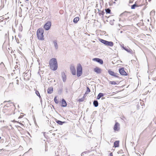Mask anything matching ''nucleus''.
<instances>
[{"label": "nucleus", "mask_w": 156, "mask_h": 156, "mask_svg": "<svg viewBox=\"0 0 156 156\" xmlns=\"http://www.w3.org/2000/svg\"><path fill=\"white\" fill-rule=\"evenodd\" d=\"M90 92V90L88 87H87V91L85 94H88Z\"/></svg>", "instance_id": "nucleus-27"}, {"label": "nucleus", "mask_w": 156, "mask_h": 156, "mask_svg": "<svg viewBox=\"0 0 156 156\" xmlns=\"http://www.w3.org/2000/svg\"><path fill=\"white\" fill-rule=\"evenodd\" d=\"M84 155V154H82V155Z\"/></svg>", "instance_id": "nucleus-44"}, {"label": "nucleus", "mask_w": 156, "mask_h": 156, "mask_svg": "<svg viewBox=\"0 0 156 156\" xmlns=\"http://www.w3.org/2000/svg\"><path fill=\"white\" fill-rule=\"evenodd\" d=\"M84 97L79 99V101L80 102H81L84 101Z\"/></svg>", "instance_id": "nucleus-33"}, {"label": "nucleus", "mask_w": 156, "mask_h": 156, "mask_svg": "<svg viewBox=\"0 0 156 156\" xmlns=\"http://www.w3.org/2000/svg\"><path fill=\"white\" fill-rule=\"evenodd\" d=\"M44 30L42 28H40L38 29L37 32V35L38 39L41 40H44Z\"/></svg>", "instance_id": "nucleus-2"}, {"label": "nucleus", "mask_w": 156, "mask_h": 156, "mask_svg": "<svg viewBox=\"0 0 156 156\" xmlns=\"http://www.w3.org/2000/svg\"><path fill=\"white\" fill-rule=\"evenodd\" d=\"M49 65L50 69L54 71L56 70L58 68V64L56 59L53 58L50 59L49 61Z\"/></svg>", "instance_id": "nucleus-1"}, {"label": "nucleus", "mask_w": 156, "mask_h": 156, "mask_svg": "<svg viewBox=\"0 0 156 156\" xmlns=\"http://www.w3.org/2000/svg\"><path fill=\"white\" fill-rule=\"evenodd\" d=\"M62 78L64 82H66V76L64 73H62Z\"/></svg>", "instance_id": "nucleus-13"}, {"label": "nucleus", "mask_w": 156, "mask_h": 156, "mask_svg": "<svg viewBox=\"0 0 156 156\" xmlns=\"http://www.w3.org/2000/svg\"><path fill=\"white\" fill-rule=\"evenodd\" d=\"M119 124L118 122L115 123L114 127V129L115 131H118L119 130Z\"/></svg>", "instance_id": "nucleus-11"}, {"label": "nucleus", "mask_w": 156, "mask_h": 156, "mask_svg": "<svg viewBox=\"0 0 156 156\" xmlns=\"http://www.w3.org/2000/svg\"><path fill=\"white\" fill-rule=\"evenodd\" d=\"M56 122L59 125H62L63 123H65V122H62L60 120L56 119Z\"/></svg>", "instance_id": "nucleus-18"}, {"label": "nucleus", "mask_w": 156, "mask_h": 156, "mask_svg": "<svg viewBox=\"0 0 156 156\" xmlns=\"http://www.w3.org/2000/svg\"><path fill=\"white\" fill-rule=\"evenodd\" d=\"M89 152V151H84L83 152H82L81 154V156H82V154H86L87 153H88Z\"/></svg>", "instance_id": "nucleus-32"}, {"label": "nucleus", "mask_w": 156, "mask_h": 156, "mask_svg": "<svg viewBox=\"0 0 156 156\" xmlns=\"http://www.w3.org/2000/svg\"><path fill=\"white\" fill-rule=\"evenodd\" d=\"M17 67H18V66H15V69H16V68H17Z\"/></svg>", "instance_id": "nucleus-40"}, {"label": "nucleus", "mask_w": 156, "mask_h": 156, "mask_svg": "<svg viewBox=\"0 0 156 156\" xmlns=\"http://www.w3.org/2000/svg\"><path fill=\"white\" fill-rule=\"evenodd\" d=\"M155 78H156V77H155Z\"/></svg>", "instance_id": "nucleus-46"}, {"label": "nucleus", "mask_w": 156, "mask_h": 156, "mask_svg": "<svg viewBox=\"0 0 156 156\" xmlns=\"http://www.w3.org/2000/svg\"><path fill=\"white\" fill-rule=\"evenodd\" d=\"M12 121V122H16V121H15L14 120H13V121Z\"/></svg>", "instance_id": "nucleus-41"}, {"label": "nucleus", "mask_w": 156, "mask_h": 156, "mask_svg": "<svg viewBox=\"0 0 156 156\" xmlns=\"http://www.w3.org/2000/svg\"><path fill=\"white\" fill-rule=\"evenodd\" d=\"M40 99H41V102H42V99H41V98H40Z\"/></svg>", "instance_id": "nucleus-39"}, {"label": "nucleus", "mask_w": 156, "mask_h": 156, "mask_svg": "<svg viewBox=\"0 0 156 156\" xmlns=\"http://www.w3.org/2000/svg\"><path fill=\"white\" fill-rule=\"evenodd\" d=\"M122 31H121L120 32V33H122Z\"/></svg>", "instance_id": "nucleus-42"}, {"label": "nucleus", "mask_w": 156, "mask_h": 156, "mask_svg": "<svg viewBox=\"0 0 156 156\" xmlns=\"http://www.w3.org/2000/svg\"><path fill=\"white\" fill-rule=\"evenodd\" d=\"M14 89L13 83H10L8 88V90H12Z\"/></svg>", "instance_id": "nucleus-10"}, {"label": "nucleus", "mask_w": 156, "mask_h": 156, "mask_svg": "<svg viewBox=\"0 0 156 156\" xmlns=\"http://www.w3.org/2000/svg\"><path fill=\"white\" fill-rule=\"evenodd\" d=\"M123 46H122V47L123 48H126L125 47H124V46H123Z\"/></svg>", "instance_id": "nucleus-38"}, {"label": "nucleus", "mask_w": 156, "mask_h": 156, "mask_svg": "<svg viewBox=\"0 0 156 156\" xmlns=\"http://www.w3.org/2000/svg\"><path fill=\"white\" fill-rule=\"evenodd\" d=\"M92 60L93 61H96L99 63L100 64H102L103 63V61L102 59L98 58H95L93 59Z\"/></svg>", "instance_id": "nucleus-8"}, {"label": "nucleus", "mask_w": 156, "mask_h": 156, "mask_svg": "<svg viewBox=\"0 0 156 156\" xmlns=\"http://www.w3.org/2000/svg\"><path fill=\"white\" fill-rule=\"evenodd\" d=\"M94 71L96 72L97 73L99 74L101 73V69L100 68L96 67L94 69Z\"/></svg>", "instance_id": "nucleus-12"}, {"label": "nucleus", "mask_w": 156, "mask_h": 156, "mask_svg": "<svg viewBox=\"0 0 156 156\" xmlns=\"http://www.w3.org/2000/svg\"><path fill=\"white\" fill-rule=\"evenodd\" d=\"M104 96V94L102 93H99L97 97V99H99L101 97Z\"/></svg>", "instance_id": "nucleus-22"}, {"label": "nucleus", "mask_w": 156, "mask_h": 156, "mask_svg": "<svg viewBox=\"0 0 156 156\" xmlns=\"http://www.w3.org/2000/svg\"><path fill=\"white\" fill-rule=\"evenodd\" d=\"M62 92V90H59V91H58V93L60 92V93Z\"/></svg>", "instance_id": "nucleus-37"}, {"label": "nucleus", "mask_w": 156, "mask_h": 156, "mask_svg": "<svg viewBox=\"0 0 156 156\" xmlns=\"http://www.w3.org/2000/svg\"><path fill=\"white\" fill-rule=\"evenodd\" d=\"M1 137H0V140L1 139Z\"/></svg>", "instance_id": "nucleus-43"}, {"label": "nucleus", "mask_w": 156, "mask_h": 156, "mask_svg": "<svg viewBox=\"0 0 156 156\" xmlns=\"http://www.w3.org/2000/svg\"><path fill=\"white\" fill-rule=\"evenodd\" d=\"M105 11L107 13H110L111 12V10L109 9H105Z\"/></svg>", "instance_id": "nucleus-29"}, {"label": "nucleus", "mask_w": 156, "mask_h": 156, "mask_svg": "<svg viewBox=\"0 0 156 156\" xmlns=\"http://www.w3.org/2000/svg\"><path fill=\"white\" fill-rule=\"evenodd\" d=\"M71 72L73 75H75L76 74V70L73 65H71L70 67Z\"/></svg>", "instance_id": "nucleus-9"}, {"label": "nucleus", "mask_w": 156, "mask_h": 156, "mask_svg": "<svg viewBox=\"0 0 156 156\" xmlns=\"http://www.w3.org/2000/svg\"><path fill=\"white\" fill-rule=\"evenodd\" d=\"M119 141H116L114 142V145L115 147H118L119 146Z\"/></svg>", "instance_id": "nucleus-20"}, {"label": "nucleus", "mask_w": 156, "mask_h": 156, "mask_svg": "<svg viewBox=\"0 0 156 156\" xmlns=\"http://www.w3.org/2000/svg\"><path fill=\"white\" fill-rule=\"evenodd\" d=\"M55 48L56 49H57L58 47V46L57 43V41L56 40H54L53 41Z\"/></svg>", "instance_id": "nucleus-19"}, {"label": "nucleus", "mask_w": 156, "mask_h": 156, "mask_svg": "<svg viewBox=\"0 0 156 156\" xmlns=\"http://www.w3.org/2000/svg\"><path fill=\"white\" fill-rule=\"evenodd\" d=\"M99 40L101 43L106 46L110 47H112L113 46V43L112 41H108L101 39H100Z\"/></svg>", "instance_id": "nucleus-3"}, {"label": "nucleus", "mask_w": 156, "mask_h": 156, "mask_svg": "<svg viewBox=\"0 0 156 156\" xmlns=\"http://www.w3.org/2000/svg\"><path fill=\"white\" fill-rule=\"evenodd\" d=\"M22 117H23V116H22V115H20V116L18 118H19V119H20V118H22Z\"/></svg>", "instance_id": "nucleus-36"}, {"label": "nucleus", "mask_w": 156, "mask_h": 156, "mask_svg": "<svg viewBox=\"0 0 156 156\" xmlns=\"http://www.w3.org/2000/svg\"><path fill=\"white\" fill-rule=\"evenodd\" d=\"M51 25V23L50 21H48L44 25V28L46 30H48L49 29Z\"/></svg>", "instance_id": "nucleus-5"}, {"label": "nucleus", "mask_w": 156, "mask_h": 156, "mask_svg": "<svg viewBox=\"0 0 156 156\" xmlns=\"http://www.w3.org/2000/svg\"><path fill=\"white\" fill-rule=\"evenodd\" d=\"M21 125H22L21 123H20Z\"/></svg>", "instance_id": "nucleus-45"}, {"label": "nucleus", "mask_w": 156, "mask_h": 156, "mask_svg": "<svg viewBox=\"0 0 156 156\" xmlns=\"http://www.w3.org/2000/svg\"><path fill=\"white\" fill-rule=\"evenodd\" d=\"M108 72L109 74L110 75L116 77H119V76L118 75H119V74H118L114 73L113 71H112L111 69H109L108 71Z\"/></svg>", "instance_id": "nucleus-7"}, {"label": "nucleus", "mask_w": 156, "mask_h": 156, "mask_svg": "<svg viewBox=\"0 0 156 156\" xmlns=\"http://www.w3.org/2000/svg\"><path fill=\"white\" fill-rule=\"evenodd\" d=\"M82 74V67L80 64H79L77 67V75L78 77L81 76Z\"/></svg>", "instance_id": "nucleus-4"}, {"label": "nucleus", "mask_w": 156, "mask_h": 156, "mask_svg": "<svg viewBox=\"0 0 156 156\" xmlns=\"http://www.w3.org/2000/svg\"><path fill=\"white\" fill-rule=\"evenodd\" d=\"M54 100V101H55V102L57 104L58 103V100L57 99L56 97L55 98Z\"/></svg>", "instance_id": "nucleus-30"}, {"label": "nucleus", "mask_w": 156, "mask_h": 156, "mask_svg": "<svg viewBox=\"0 0 156 156\" xmlns=\"http://www.w3.org/2000/svg\"><path fill=\"white\" fill-rule=\"evenodd\" d=\"M111 84L113 85H115L116 84V83L115 81H111L110 82Z\"/></svg>", "instance_id": "nucleus-31"}, {"label": "nucleus", "mask_w": 156, "mask_h": 156, "mask_svg": "<svg viewBox=\"0 0 156 156\" xmlns=\"http://www.w3.org/2000/svg\"><path fill=\"white\" fill-rule=\"evenodd\" d=\"M138 6L137 5L136 3L133 4V5H132L131 6V9H135V7H137Z\"/></svg>", "instance_id": "nucleus-25"}, {"label": "nucleus", "mask_w": 156, "mask_h": 156, "mask_svg": "<svg viewBox=\"0 0 156 156\" xmlns=\"http://www.w3.org/2000/svg\"><path fill=\"white\" fill-rule=\"evenodd\" d=\"M93 105L95 107H97L98 105V102L97 100H94L93 101Z\"/></svg>", "instance_id": "nucleus-21"}, {"label": "nucleus", "mask_w": 156, "mask_h": 156, "mask_svg": "<svg viewBox=\"0 0 156 156\" xmlns=\"http://www.w3.org/2000/svg\"><path fill=\"white\" fill-rule=\"evenodd\" d=\"M7 101H5L4 102H3V103H5V102H7ZM8 102V103L5 106H4V107H3V108H4V109H6V107H9V105H10V103H11L10 102V101H7Z\"/></svg>", "instance_id": "nucleus-16"}, {"label": "nucleus", "mask_w": 156, "mask_h": 156, "mask_svg": "<svg viewBox=\"0 0 156 156\" xmlns=\"http://www.w3.org/2000/svg\"><path fill=\"white\" fill-rule=\"evenodd\" d=\"M53 91V88L52 87H50L48 88L47 90L48 94H51L52 93Z\"/></svg>", "instance_id": "nucleus-17"}, {"label": "nucleus", "mask_w": 156, "mask_h": 156, "mask_svg": "<svg viewBox=\"0 0 156 156\" xmlns=\"http://www.w3.org/2000/svg\"><path fill=\"white\" fill-rule=\"evenodd\" d=\"M110 156H113L112 153H111L110 154Z\"/></svg>", "instance_id": "nucleus-35"}, {"label": "nucleus", "mask_w": 156, "mask_h": 156, "mask_svg": "<svg viewBox=\"0 0 156 156\" xmlns=\"http://www.w3.org/2000/svg\"><path fill=\"white\" fill-rule=\"evenodd\" d=\"M123 49L125 50H126V51H127V52H128V53H129L130 54L133 53V51L132 50V49H131L129 48H123Z\"/></svg>", "instance_id": "nucleus-15"}, {"label": "nucleus", "mask_w": 156, "mask_h": 156, "mask_svg": "<svg viewBox=\"0 0 156 156\" xmlns=\"http://www.w3.org/2000/svg\"><path fill=\"white\" fill-rule=\"evenodd\" d=\"M66 105L67 104L65 100L64 99H63L62 101L61 106L62 107H66Z\"/></svg>", "instance_id": "nucleus-14"}, {"label": "nucleus", "mask_w": 156, "mask_h": 156, "mask_svg": "<svg viewBox=\"0 0 156 156\" xmlns=\"http://www.w3.org/2000/svg\"><path fill=\"white\" fill-rule=\"evenodd\" d=\"M4 66H4V65L3 64V62H2L0 64V70L2 68L4 67Z\"/></svg>", "instance_id": "nucleus-28"}, {"label": "nucleus", "mask_w": 156, "mask_h": 156, "mask_svg": "<svg viewBox=\"0 0 156 156\" xmlns=\"http://www.w3.org/2000/svg\"><path fill=\"white\" fill-rule=\"evenodd\" d=\"M119 72L120 74L122 75L127 76V75L125 71L124 68L122 67L119 69Z\"/></svg>", "instance_id": "nucleus-6"}, {"label": "nucleus", "mask_w": 156, "mask_h": 156, "mask_svg": "<svg viewBox=\"0 0 156 156\" xmlns=\"http://www.w3.org/2000/svg\"><path fill=\"white\" fill-rule=\"evenodd\" d=\"M130 13L129 12L125 11L121 14V15H124L126 16H129V14H130Z\"/></svg>", "instance_id": "nucleus-23"}, {"label": "nucleus", "mask_w": 156, "mask_h": 156, "mask_svg": "<svg viewBox=\"0 0 156 156\" xmlns=\"http://www.w3.org/2000/svg\"><path fill=\"white\" fill-rule=\"evenodd\" d=\"M79 19L78 17H76L74 18L73 22L75 23H77L79 20Z\"/></svg>", "instance_id": "nucleus-24"}, {"label": "nucleus", "mask_w": 156, "mask_h": 156, "mask_svg": "<svg viewBox=\"0 0 156 156\" xmlns=\"http://www.w3.org/2000/svg\"><path fill=\"white\" fill-rule=\"evenodd\" d=\"M35 93L39 97V98H41V97L38 91L36 90L35 92Z\"/></svg>", "instance_id": "nucleus-26"}, {"label": "nucleus", "mask_w": 156, "mask_h": 156, "mask_svg": "<svg viewBox=\"0 0 156 156\" xmlns=\"http://www.w3.org/2000/svg\"><path fill=\"white\" fill-rule=\"evenodd\" d=\"M16 83L17 85L19 84V80L18 79L16 80Z\"/></svg>", "instance_id": "nucleus-34"}]
</instances>
